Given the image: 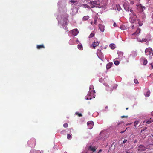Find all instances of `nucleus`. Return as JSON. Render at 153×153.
I'll use <instances>...</instances> for the list:
<instances>
[{
	"instance_id": "nucleus-40",
	"label": "nucleus",
	"mask_w": 153,
	"mask_h": 153,
	"mask_svg": "<svg viewBox=\"0 0 153 153\" xmlns=\"http://www.w3.org/2000/svg\"><path fill=\"white\" fill-rule=\"evenodd\" d=\"M128 117V116H122L121 117L122 118H127Z\"/></svg>"
},
{
	"instance_id": "nucleus-29",
	"label": "nucleus",
	"mask_w": 153,
	"mask_h": 153,
	"mask_svg": "<svg viewBox=\"0 0 153 153\" xmlns=\"http://www.w3.org/2000/svg\"><path fill=\"white\" fill-rule=\"evenodd\" d=\"M114 63L115 65H117L119 64V62L117 60H116L114 61Z\"/></svg>"
},
{
	"instance_id": "nucleus-42",
	"label": "nucleus",
	"mask_w": 153,
	"mask_h": 153,
	"mask_svg": "<svg viewBox=\"0 0 153 153\" xmlns=\"http://www.w3.org/2000/svg\"><path fill=\"white\" fill-rule=\"evenodd\" d=\"M127 141V140L126 139H124L123 141V143L125 144Z\"/></svg>"
},
{
	"instance_id": "nucleus-44",
	"label": "nucleus",
	"mask_w": 153,
	"mask_h": 153,
	"mask_svg": "<svg viewBox=\"0 0 153 153\" xmlns=\"http://www.w3.org/2000/svg\"><path fill=\"white\" fill-rule=\"evenodd\" d=\"M124 131H121L120 132V133H124V132L125 131L126 129Z\"/></svg>"
},
{
	"instance_id": "nucleus-5",
	"label": "nucleus",
	"mask_w": 153,
	"mask_h": 153,
	"mask_svg": "<svg viewBox=\"0 0 153 153\" xmlns=\"http://www.w3.org/2000/svg\"><path fill=\"white\" fill-rule=\"evenodd\" d=\"M87 125L88 128L91 129L93 128V126L94 125V123L92 121H89L87 122Z\"/></svg>"
},
{
	"instance_id": "nucleus-13",
	"label": "nucleus",
	"mask_w": 153,
	"mask_h": 153,
	"mask_svg": "<svg viewBox=\"0 0 153 153\" xmlns=\"http://www.w3.org/2000/svg\"><path fill=\"white\" fill-rule=\"evenodd\" d=\"M140 31V29L139 28H138L136 31L132 34V35H135L138 34Z\"/></svg>"
},
{
	"instance_id": "nucleus-30",
	"label": "nucleus",
	"mask_w": 153,
	"mask_h": 153,
	"mask_svg": "<svg viewBox=\"0 0 153 153\" xmlns=\"http://www.w3.org/2000/svg\"><path fill=\"white\" fill-rule=\"evenodd\" d=\"M139 123V122L138 121H136L134 122V126L136 127V125H137Z\"/></svg>"
},
{
	"instance_id": "nucleus-8",
	"label": "nucleus",
	"mask_w": 153,
	"mask_h": 153,
	"mask_svg": "<svg viewBox=\"0 0 153 153\" xmlns=\"http://www.w3.org/2000/svg\"><path fill=\"white\" fill-rule=\"evenodd\" d=\"M151 35L150 33L148 34L146 36V39L145 40L149 42L151 40Z\"/></svg>"
},
{
	"instance_id": "nucleus-7",
	"label": "nucleus",
	"mask_w": 153,
	"mask_h": 153,
	"mask_svg": "<svg viewBox=\"0 0 153 153\" xmlns=\"http://www.w3.org/2000/svg\"><path fill=\"white\" fill-rule=\"evenodd\" d=\"M90 4L91 8H94L98 5L97 2L96 1H91L90 3Z\"/></svg>"
},
{
	"instance_id": "nucleus-2",
	"label": "nucleus",
	"mask_w": 153,
	"mask_h": 153,
	"mask_svg": "<svg viewBox=\"0 0 153 153\" xmlns=\"http://www.w3.org/2000/svg\"><path fill=\"white\" fill-rule=\"evenodd\" d=\"M95 93L94 90H92L91 91L89 92L87 95L85 97V99L87 100H91L92 99L93 94Z\"/></svg>"
},
{
	"instance_id": "nucleus-25",
	"label": "nucleus",
	"mask_w": 153,
	"mask_h": 153,
	"mask_svg": "<svg viewBox=\"0 0 153 153\" xmlns=\"http://www.w3.org/2000/svg\"><path fill=\"white\" fill-rule=\"evenodd\" d=\"M152 123L151 119H149L148 120L146 121V123L148 124H149Z\"/></svg>"
},
{
	"instance_id": "nucleus-28",
	"label": "nucleus",
	"mask_w": 153,
	"mask_h": 153,
	"mask_svg": "<svg viewBox=\"0 0 153 153\" xmlns=\"http://www.w3.org/2000/svg\"><path fill=\"white\" fill-rule=\"evenodd\" d=\"M138 24L140 26H141L143 25V24L139 20H138Z\"/></svg>"
},
{
	"instance_id": "nucleus-33",
	"label": "nucleus",
	"mask_w": 153,
	"mask_h": 153,
	"mask_svg": "<svg viewBox=\"0 0 153 153\" xmlns=\"http://www.w3.org/2000/svg\"><path fill=\"white\" fill-rule=\"evenodd\" d=\"M134 83L136 84H138L139 83L137 80L136 79H135L134 80Z\"/></svg>"
},
{
	"instance_id": "nucleus-55",
	"label": "nucleus",
	"mask_w": 153,
	"mask_h": 153,
	"mask_svg": "<svg viewBox=\"0 0 153 153\" xmlns=\"http://www.w3.org/2000/svg\"><path fill=\"white\" fill-rule=\"evenodd\" d=\"M126 153H128V152H126Z\"/></svg>"
},
{
	"instance_id": "nucleus-54",
	"label": "nucleus",
	"mask_w": 153,
	"mask_h": 153,
	"mask_svg": "<svg viewBox=\"0 0 153 153\" xmlns=\"http://www.w3.org/2000/svg\"><path fill=\"white\" fill-rule=\"evenodd\" d=\"M141 132H142V130H141Z\"/></svg>"
},
{
	"instance_id": "nucleus-27",
	"label": "nucleus",
	"mask_w": 153,
	"mask_h": 153,
	"mask_svg": "<svg viewBox=\"0 0 153 153\" xmlns=\"http://www.w3.org/2000/svg\"><path fill=\"white\" fill-rule=\"evenodd\" d=\"M142 7V5L141 4H140L138 6V8L140 9V12H143V11H142V8H141Z\"/></svg>"
},
{
	"instance_id": "nucleus-49",
	"label": "nucleus",
	"mask_w": 153,
	"mask_h": 153,
	"mask_svg": "<svg viewBox=\"0 0 153 153\" xmlns=\"http://www.w3.org/2000/svg\"><path fill=\"white\" fill-rule=\"evenodd\" d=\"M152 122H153V119H151Z\"/></svg>"
},
{
	"instance_id": "nucleus-16",
	"label": "nucleus",
	"mask_w": 153,
	"mask_h": 153,
	"mask_svg": "<svg viewBox=\"0 0 153 153\" xmlns=\"http://www.w3.org/2000/svg\"><path fill=\"white\" fill-rule=\"evenodd\" d=\"M142 60L143 61V65H146L147 63V60L145 58H142Z\"/></svg>"
},
{
	"instance_id": "nucleus-21",
	"label": "nucleus",
	"mask_w": 153,
	"mask_h": 153,
	"mask_svg": "<svg viewBox=\"0 0 153 153\" xmlns=\"http://www.w3.org/2000/svg\"><path fill=\"white\" fill-rule=\"evenodd\" d=\"M150 92L149 91H148L146 92V93L145 94V96L146 97H149L150 96Z\"/></svg>"
},
{
	"instance_id": "nucleus-19",
	"label": "nucleus",
	"mask_w": 153,
	"mask_h": 153,
	"mask_svg": "<svg viewBox=\"0 0 153 153\" xmlns=\"http://www.w3.org/2000/svg\"><path fill=\"white\" fill-rule=\"evenodd\" d=\"M89 18V17L88 16H84L83 18V21L87 20Z\"/></svg>"
},
{
	"instance_id": "nucleus-51",
	"label": "nucleus",
	"mask_w": 153,
	"mask_h": 153,
	"mask_svg": "<svg viewBox=\"0 0 153 153\" xmlns=\"http://www.w3.org/2000/svg\"><path fill=\"white\" fill-rule=\"evenodd\" d=\"M92 23H93L92 22H91V25H92Z\"/></svg>"
},
{
	"instance_id": "nucleus-57",
	"label": "nucleus",
	"mask_w": 153,
	"mask_h": 153,
	"mask_svg": "<svg viewBox=\"0 0 153 153\" xmlns=\"http://www.w3.org/2000/svg\"><path fill=\"white\" fill-rule=\"evenodd\" d=\"M148 1H149V0H148Z\"/></svg>"
},
{
	"instance_id": "nucleus-22",
	"label": "nucleus",
	"mask_w": 153,
	"mask_h": 153,
	"mask_svg": "<svg viewBox=\"0 0 153 153\" xmlns=\"http://www.w3.org/2000/svg\"><path fill=\"white\" fill-rule=\"evenodd\" d=\"M78 49L82 50V46L81 45H78Z\"/></svg>"
},
{
	"instance_id": "nucleus-10",
	"label": "nucleus",
	"mask_w": 153,
	"mask_h": 153,
	"mask_svg": "<svg viewBox=\"0 0 153 153\" xmlns=\"http://www.w3.org/2000/svg\"><path fill=\"white\" fill-rule=\"evenodd\" d=\"M72 34L76 36L78 34V30L77 29H74L72 30Z\"/></svg>"
},
{
	"instance_id": "nucleus-3",
	"label": "nucleus",
	"mask_w": 153,
	"mask_h": 153,
	"mask_svg": "<svg viewBox=\"0 0 153 153\" xmlns=\"http://www.w3.org/2000/svg\"><path fill=\"white\" fill-rule=\"evenodd\" d=\"M152 48L150 47L146 48L145 51L146 55H149L150 58H152V55H151L152 53Z\"/></svg>"
},
{
	"instance_id": "nucleus-23",
	"label": "nucleus",
	"mask_w": 153,
	"mask_h": 153,
	"mask_svg": "<svg viewBox=\"0 0 153 153\" xmlns=\"http://www.w3.org/2000/svg\"><path fill=\"white\" fill-rule=\"evenodd\" d=\"M94 33H91L89 36V38H91L94 37Z\"/></svg>"
},
{
	"instance_id": "nucleus-34",
	"label": "nucleus",
	"mask_w": 153,
	"mask_h": 153,
	"mask_svg": "<svg viewBox=\"0 0 153 153\" xmlns=\"http://www.w3.org/2000/svg\"><path fill=\"white\" fill-rule=\"evenodd\" d=\"M71 137V136L69 134H68L67 135V138L68 139H70Z\"/></svg>"
},
{
	"instance_id": "nucleus-43",
	"label": "nucleus",
	"mask_w": 153,
	"mask_h": 153,
	"mask_svg": "<svg viewBox=\"0 0 153 153\" xmlns=\"http://www.w3.org/2000/svg\"><path fill=\"white\" fill-rule=\"evenodd\" d=\"M102 152V150L101 149H100L98 151L97 153H101Z\"/></svg>"
},
{
	"instance_id": "nucleus-31",
	"label": "nucleus",
	"mask_w": 153,
	"mask_h": 153,
	"mask_svg": "<svg viewBox=\"0 0 153 153\" xmlns=\"http://www.w3.org/2000/svg\"><path fill=\"white\" fill-rule=\"evenodd\" d=\"M145 38H143L140 41V42H148L147 41H146L145 40Z\"/></svg>"
},
{
	"instance_id": "nucleus-24",
	"label": "nucleus",
	"mask_w": 153,
	"mask_h": 153,
	"mask_svg": "<svg viewBox=\"0 0 153 153\" xmlns=\"http://www.w3.org/2000/svg\"><path fill=\"white\" fill-rule=\"evenodd\" d=\"M118 11L120 10L121 9V8L120 5H116V9Z\"/></svg>"
},
{
	"instance_id": "nucleus-35",
	"label": "nucleus",
	"mask_w": 153,
	"mask_h": 153,
	"mask_svg": "<svg viewBox=\"0 0 153 153\" xmlns=\"http://www.w3.org/2000/svg\"><path fill=\"white\" fill-rule=\"evenodd\" d=\"M130 4H133L134 3V0H130Z\"/></svg>"
},
{
	"instance_id": "nucleus-26",
	"label": "nucleus",
	"mask_w": 153,
	"mask_h": 153,
	"mask_svg": "<svg viewBox=\"0 0 153 153\" xmlns=\"http://www.w3.org/2000/svg\"><path fill=\"white\" fill-rule=\"evenodd\" d=\"M75 114L78 115L79 117H81L82 116V114L81 113H79L78 112H76Z\"/></svg>"
},
{
	"instance_id": "nucleus-56",
	"label": "nucleus",
	"mask_w": 153,
	"mask_h": 153,
	"mask_svg": "<svg viewBox=\"0 0 153 153\" xmlns=\"http://www.w3.org/2000/svg\"><path fill=\"white\" fill-rule=\"evenodd\" d=\"M152 136H153V135H152Z\"/></svg>"
},
{
	"instance_id": "nucleus-18",
	"label": "nucleus",
	"mask_w": 153,
	"mask_h": 153,
	"mask_svg": "<svg viewBox=\"0 0 153 153\" xmlns=\"http://www.w3.org/2000/svg\"><path fill=\"white\" fill-rule=\"evenodd\" d=\"M126 10L127 11H128V12L130 11L131 12L130 13H129V15L130 16L132 15H131V14H135L134 13L133 10L131 9H129V8H128L127 10Z\"/></svg>"
},
{
	"instance_id": "nucleus-52",
	"label": "nucleus",
	"mask_w": 153,
	"mask_h": 153,
	"mask_svg": "<svg viewBox=\"0 0 153 153\" xmlns=\"http://www.w3.org/2000/svg\"><path fill=\"white\" fill-rule=\"evenodd\" d=\"M152 115H153V112H152Z\"/></svg>"
},
{
	"instance_id": "nucleus-48",
	"label": "nucleus",
	"mask_w": 153,
	"mask_h": 153,
	"mask_svg": "<svg viewBox=\"0 0 153 153\" xmlns=\"http://www.w3.org/2000/svg\"><path fill=\"white\" fill-rule=\"evenodd\" d=\"M128 108H126V110H128Z\"/></svg>"
},
{
	"instance_id": "nucleus-45",
	"label": "nucleus",
	"mask_w": 153,
	"mask_h": 153,
	"mask_svg": "<svg viewBox=\"0 0 153 153\" xmlns=\"http://www.w3.org/2000/svg\"><path fill=\"white\" fill-rule=\"evenodd\" d=\"M150 65H151V67H152V69H153V65H152V63H151L150 64Z\"/></svg>"
},
{
	"instance_id": "nucleus-6",
	"label": "nucleus",
	"mask_w": 153,
	"mask_h": 153,
	"mask_svg": "<svg viewBox=\"0 0 153 153\" xmlns=\"http://www.w3.org/2000/svg\"><path fill=\"white\" fill-rule=\"evenodd\" d=\"M146 149L143 145H140L138 146L137 150L138 151L142 152L145 151Z\"/></svg>"
},
{
	"instance_id": "nucleus-9",
	"label": "nucleus",
	"mask_w": 153,
	"mask_h": 153,
	"mask_svg": "<svg viewBox=\"0 0 153 153\" xmlns=\"http://www.w3.org/2000/svg\"><path fill=\"white\" fill-rule=\"evenodd\" d=\"M99 28L101 32H103L104 30V26L102 24H99Z\"/></svg>"
},
{
	"instance_id": "nucleus-37",
	"label": "nucleus",
	"mask_w": 153,
	"mask_h": 153,
	"mask_svg": "<svg viewBox=\"0 0 153 153\" xmlns=\"http://www.w3.org/2000/svg\"><path fill=\"white\" fill-rule=\"evenodd\" d=\"M103 81H104L103 79H102L101 78H100L99 79V81L100 82H102Z\"/></svg>"
},
{
	"instance_id": "nucleus-38",
	"label": "nucleus",
	"mask_w": 153,
	"mask_h": 153,
	"mask_svg": "<svg viewBox=\"0 0 153 153\" xmlns=\"http://www.w3.org/2000/svg\"><path fill=\"white\" fill-rule=\"evenodd\" d=\"M94 23L95 25L97 24V19H95L94 21Z\"/></svg>"
},
{
	"instance_id": "nucleus-12",
	"label": "nucleus",
	"mask_w": 153,
	"mask_h": 153,
	"mask_svg": "<svg viewBox=\"0 0 153 153\" xmlns=\"http://www.w3.org/2000/svg\"><path fill=\"white\" fill-rule=\"evenodd\" d=\"M99 42H98V41L96 42H94L92 44L93 48L94 49H95L96 46H97L99 44Z\"/></svg>"
},
{
	"instance_id": "nucleus-1",
	"label": "nucleus",
	"mask_w": 153,
	"mask_h": 153,
	"mask_svg": "<svg viewBox=\"0 0 153 153\" xmlns=\"http://www.w3.org/2000/svg\"><path fill=\"white\" fill-rule=\"evenodd\" d=\"M96 149L97 148L96 147L90 146L88 147L86 153H93L96 151Z\"/></svg>"
},
{
	"instance_id": "nucleus-11",
	"label": "nucleus",
	"mask_w": 153,
	"mask_h": 153,
	"mask_svg": "<svg viewBox=\"0 0 153 153\" xmlns=\"http://www.w3.org/2000/svg\"><path fill=\"white\" fill-rule=\"evenodd\" d=\"M35 140L34 139L32 140H30L28 141V143L29 145H31L32 143V145L33 144H34V145H35Z\"/></svg>"
},
{
	"instance_id": "nucleus-4",
	"label": "nucleus",
	"mask_w": 153,
	"mask_h": 153,
	"mask_svg": "<svg viewBox=\"0 0 153 153\" xmlns=\"http://www.w3.org/2000/svg\"><path fill=\"white\" fill-rule=\"evenodd\" d=\"M130 15V20L131 22V23H134L136 20L137 16L135 14H132Z\"/></svg>"
},
{
	"instance_id": "nucleus-41",
	"label": "nucleus",
	"mask_w": 153,
	"mask_h": 153,
	"mask_svg": "<svg viewBox=\"0 0 153 153\" xmlns=\"http://www.w3.org/2000/svg\"><path fill=\"white\" fill-rule=\"evenodd\" d=\"M113 26L114 27H117V25L116 24L115 22L114 23V24H113Z\"/></svg>"
},
{
	"instance_id": "nucleus-53",
	"label": "nucleus",
	"mask_w": 153,
	"mask_h": 153,
	"mask_svg": "<svg viewBox=\"0 0 153 153\" xmlns=\"http://www.w3.org/2000/svg\"><path fill=\"white\" fill-rule=\"evenodd\" d=\"M93 98H94V97H95L94 96H93Z\"/></svg>"
},
{
	"instance_id": "nucleus-36",
	"label": "nucleus",
	"mask_w": 153,
	"mask_h": 153,
	"mask_svg": "<svg viewBox=\"0 0 153 153\" xmlns=\"http://www.w3.org/2000/svg\"><path fill=\"white\" fill-rule=\"evenodd\" d=\"M141 8H142V11H143L144 10L146 9V7L145 6H143L142 5Z\"/></svg>"
},
{
	"instance_id": "nucleus-17",
	"label": "nucleus",
	"mask_w": 153,
	"mask_h": 153,
	"mask_svg": "<svg viewBox=\"0 0 153 153\" xmlns=\"http://www.w3.org/2000/svg\"><path fill=\"white\" fill-rule=\"evenodd\" d=\"M80 6L82 7H85V8H88L89 7V6L88 5L85 4H81Z\"/></svg>"
},
{
	"instance_id": "nucleus-50",
	"label": "nucleus",
	"mask_w": 153,
	"mask_h": 153,
	"mask_svg": "<svg viewBox=\"0 0 153 153\" xmlns=\"http://www.w3.org/2000/svg\"><path fill=\"white\" fill-rule=\"evenodd\" d=\"M152 54L153 56V51H152Z\"/></svg>"
},
{
	"instance_id": "nucleus-46",
	"label": "nucleus",
	"mask_w": 153,
	"mask_h": 153,
	"mask_svg": "<svg viewBox=\"0 0 153 153\" xmlns=\"http://www.w3.org/2000/svg\"><path fill=\"white\" fill-rule=\"evenodd\" d=\"M137 140H135L134 141V143H137Z\"/></svg>"
},
{
	"instance_id": "nucleus-32",
	"label": "nucleus",
	"mask_w": 153,
	"mask_h": 153,
	"mask_svg": "<svg viewBox=\"0 0 153 153\" xmlns=\"http://www.w3.org/2000/svg\"><path fill=\"white\" fill-rule=\"evenodd\" d=\"M63 126L64 127L66 128L68 126V125L67 123H65L63 124Z\"/></svg>"
},
{
	"instance_id": "nucleus-20",
	"label": "nucleus",
	"mask_w": 153,
	"mask_h": 153,
	"mask_svg": "<svg viewBox=\"0 0 153 153\" xmlns=\"http://www.w3.org/2000/svg\"><path fill=\"white\" fill-rule=\"evenodd\" d=\"M109 46L112 49H114L115 48V45L114 44H110Z\"/></svg>"
},
{
	"instance_id": "nucleus-14",
	"label": "nucleus",
	"mask_w": 153,
	"mask_h": 153,
	"mask_svg": "<svg viewBox=\"0 0 153 153\" xmlns=\"http://www.w3.org/2000/svg\"><path fill=\"white\" fill-rule=\"evenodd\" d=\"M36 48L37 49H40L42 48H45L44 46L43 45H37L36 46Z\"/></svg>"
},
{
	"instance_id": "nucleus-15",
	"label": "nucleus",
	"mask_w": 153,
	"mask_h": 153,
	"mask_svg": "<svg viewBox=\"0 0 153 153\" xmlns=\"http://www.w3.org/2000/svg\"><path fill=\"white\" fill-rule=\"evenodd\" d=\"M113 65V63L112 62H110L107 64L106 65V68L107 69H109Z\"/></svg>"
},
{
	"instance_id": "nucleus-47",
	"label": "nucleus",
	"mask_w": 153,
	"mask_h": 153,
	"mask_svg": "<svg viewBox=\"0 0 153 153\" xmlns=\"http://www.w3.org/2000/svg\"><path fill=\"white\" fill-rule=\"evenodd\" d=\"M132 29H134V26H132Z\"/></svg>"
},
{
	"instance_id": "nucleus-39",
	"label": "nucleus",
	"mask_w": 153,
	"mask_h": 153,
	"mask_svg": "<svg viewBox=\"0 0 153 153\" xmlns=\"http://www.w3.org/2000/svg\"><path fill=\"white\" fill-rule=\"evenodd\" d=\"M70 2L72 3H74L76 2V1H74V0H71Z\"/></svg>"
}]
</instances>
